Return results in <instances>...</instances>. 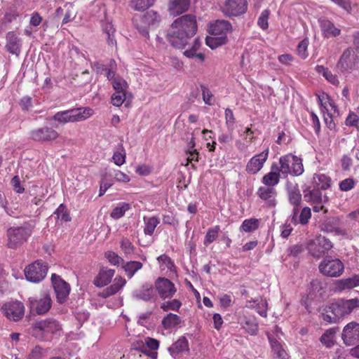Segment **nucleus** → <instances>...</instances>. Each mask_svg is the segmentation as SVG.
I'll use <instances>...</instances> for the list:
<instances>
[{
    "label": "nucleus",
    "mask_w": 359,
    "mask_h": 359,
    "mask_svg": "<svg viewBox=\"0 0 359 359\" xmlns=\"http://www.w3.org/2000/svg\"><path fill=\"white\" fill-rule=\"evenodd\" d=\"M197 29L196 17L184 15L177 18L172 24L168 34V40L177 48H184Z\"/></svg>",
    "instance_id": "obj_1"
},
{
    "label": "nucleus",
    "mask_w": 359,
    "mask_h": 359,
    "mask_svg": "<svg viewBox=\"0 0 359 359\" xmlns=\"http://www.w3.org/2000/svg\"><path fill=\"white\" fill-rule=\"evenodd\" d=\"M93 114V109L90 107L74 108L57 112L53 119L60 123L66 124L85 121L92 116Z\"/></svg>",
    "instance_id": "obj_2"
},
{
    "label": "nucleus",
    "mask_w": 359,
    "mask_h": 359,
    "mask_svg": "<svg viewBox=\"0 0 359 359\" xmlns=\"http://www.w3.org/2000/svg\"><path fill=\"white\" fill-rule=\"evenodd\" d=\"M278 170L283 177L288 175L299 176L304 172L302 161L297 156L288 154L279 158Z\"/></svg>",
    "instance_id": "obj_3"
},
{
    "label": "nucleus",
    "mask_w": 359,
    "mask_h": 359,
    "mask_svg": "<svg viewBox=\"0 0 359 359\" xmlns=\"http://www.w3.org/2000/svg\"><path fill=\"white\" fill-rule=\"evenodd\" d=\"M356 308H359V299L357 298L347 300L339 299L328 305L327 312H330L340 320L349 315Z\"/></svg>",
    "instance_id": "obj_4"
},
{
    "label": "nucleus",
    "mask_w": 359,
    "mask_h": 359,
    "mask_svg": "<svg viewBox=\"0 0 359 359\" xmlns=\"http://www.w3.org/2000/svg\"><path fill=\"white\" fill-rule=\"evenodd\" d=\"M34 333L41 337L47 334H60L62 327L57 320L54 318H47L36 322L32 327Z\"/></svg>",
    "instance_id": "obj_5"
},
{
    "label": "nucleus",
    "mask_w": 359,
    "mask_h": 359,
    "mask_svg": "<svg viewBox=\"0 0 359 359\" xmlns=\"http://www.w3.org/2000/svg\"><path fill=\"white\" fill-rule=\"evenodd\" d=\"M48 271L47 264L42 260H37L25 269L26 279L32 283H39L46 276Z\"/></svg>",
    "instance_id": "obj_6"
},
{
    "label": "nucleus",
    "mask_w": 359,
    "mask_h": 359,
    "mask_svg": "<svg viewBox=\"0 0 359 359\" xmlns=\"http://www.w3.org/2000/svg\"><path fill=\"white\" fill-rule=\"evenodd\" d=\"M344 266L339 259L327 257L319 264L320 271L325 276L330 277H338L344 271Z\"/></svg>",
    "instance_id": "obj_7"
},
{
    "label": "nucleus",
    "mask_w": 359,
    "mask_h": 359,
    "mask_svg": "<svg viewBox=\"0 0 359 359\" xmlns=\"http://www.w3.org/2000/svg\"><path fill=\"white\" fill-rule=\"evenodd\" d=\"M7 246L9 248H17L27 241L30 236L28 229L25 227H11L7 230Z\"/></svg>",
    "instance_id": "obj_8"
},
{
    "label": "nucleus",
    "mask_w": 359,
    "mask_h": 359,
    "mask_svg": "<svg viewBox=\"0 0 359 359\" xmlns=\"http://www.w3.org/2000/svg\"><path fill=\"white\" fill-rule=\"evenodd\" d=\"M269 154V148L264 149L260 154L253 156L247 163L245 171L249 175H255L258 173L264 167V163L268 159Z\"/></svg>",
    "instance_id": "obj_9"
},
{
    "label": "nucleus",
    "mask_w": 359,
    "mask_h": 359,
    "mask_svg": "<svg viewBox=\"0 0 359 359\" xmlns=\"http://www.w3.org/2000/svg\"><path fill=\"white\" fill-rule=\"evenodd\" d=\"M2 311L9 320L18 321L24 316L25 306L20 302H10L2 306Z\"/></svg>",
    "instance_id": "obj_10"
},
{
    "label": "nucleus",
    "mask_w": 359,
    "mask_h": 359,
    "mask_svg": "<svg viewBox=\"0 0 359 359\" xmlns=\"http://www.w3.org/2000/svg\"><path fill=\"white\" fill-rule=\"evenodd\" d=\"M51 280L57 302L64 303L69 294L70 285L55 273L52 274Z\"/></svg>",
    "instance_id": "obj_11"
},
{
    "label": "nucleus",
    "mask_w": 359,
    "mask_h": 359,
    "mask_svg": "<svg viewBox=\"0 0 359 359\" xmlns=\"http://www.w3.org/2000/svg\"><path fill=\"white\" fill-rule=\"evenodd\" d=\"M247 8L246 0H226L222 11L226 16H238L245 13Z\"/></svg>",
    "instance_id": "obj_12"
},
{
    "label": "nucleus",
    "mask_w": 359,
    "mask_h": 359,
    "mask_svg": "<svg viewBox=\"0 0 359 359\" xmlns=\"http://www.w3.org/2000/svg\"><path fill=\"white\" fill-rule=\"evenodd\" d=\"M59 137L58 133L49 127L39 128L30 132V137L32 140L39 142H51Z\"/></svg>",
    "instance_id": "obj_13"
},
{
    "label": "nucleus",
    "mask_w": 359,
    "mask_h": 359,
    "mask_svg": "<svg viewBox=\"0 0 359 359\" xmlns=\"http://www.w3.org/2000/svg\"><path fill=\"white\" fill-rule=\"evenodd\" d=\"M155 288L162 299L172 298L177 291L175 284L165 278H158L156 280Z\"/></svg>",
    "instance_id": "obj_14"
},
{
    "label": "nucleus",
    "mask_w": 359,
    "mask_h": 359,
    "mask_svg": "<svg viewBox=\"0 0 359 359\" xmlns=\"http://www.w3.org/2000/svg\"><path fill=\"white\" fill-rule=\"evenodd\" d=\"M332 248L331 242L325 237H319L309 242L308 250L314 257H319Z\"/></svg>",
    "instance_id": "obj_15"
},
{
    "label": "nucleus",
    "mask_w": 359,
    "mask_h": 359,
    "mask_svg": "<svg viewBox=\"0 0 359 359\" xmlns=\"http://www.w3.org/2000/svg\"><path fill=\"white\" fill-rule=\"evenodd\" d=\"M239 139L235 142V146L240 152L248 151L249 146L255 140L254 131L250 127L245 128L243 131L238 132Z\"/></svg>",
    "instance_id": "obj_16"
},
{
    "label": "nucleus",
    "mask_w": 359,
    "mask_h": 359,
    "mask_svg": "<svg viewBox=\"0 0 359 359\" xmlns=\"http://www.w3.org/2000/svg\"><path fill=\"white\" fill-rule=\"evenodd\" d=\"M342 339L348 346H351L359 341V323L352 321L343 330Z\"/></svg>",
    "instance_id": "obj_17"
},
{
    "label": "nucleus",
    "mask_w": 359,
    "mask_h": 359,
    "mask_svg": "<svg viewBox=\"0 0 359 359\" xmlns=\"http://www.w3.org/2000/svg\"><path fill=\"white\" fill-rule=\"evenodd\" d=\"M317 97L318 104L323 114L326 112L327 115L330 116L339 114L335 103L330 99L327 93H322L318 95Z\"/></svg>",
    "instance_id": "obj_18"
},
{
    "label": "nucleus",
    "mask_w": 359,
    "mask_h": 359,
    "mask_svg": "<svg viewBox=\"0 0 359 359\" xmlns=\"http://www.w3.org/2000/svg\"><path fill=\"white\" fill-rule=\"evenodd\" d=\"M31 309L36 311L39 315L47 313L51 307V299L48 294H45L39 299H29Z\"/></svg>",
    "instance_id": "obj_19"
},
{
    "label": "nucleus",
    "mask_w": 359,
    "mask_h": 359,
    "mask_svg": "<svg viewBox=\"0 0 359 359\" xmlns=\"http://www.w3.org/2000/svg\"><path fill=\"white\" fill-rule=\"evenodd\" d=\"M353 50L352 48H346L341 55L337 64V68L341 73H346L351 70L353 67V62L352 56Z\"/></svg>",
    "instance_id": "obj_20"
},
{
    "label": "nucleus",
    "mask_w": 359,
    "mask_h": 359,
    "mask_svg": "<svg viewBox=\"0 0 359 359\" xmlns=\"http://www.w3.org/2000/svg\"><path fill=\"white\" fill-rule=\"evenodd\" d=\"M232 27L231 23L224 20H218L211 23L209 26V33L211 35L223 36H226L231 32Z\"/></svg>",
    "instance_id": "obj_21"
},
{
    "label": "nucleus",
    "mask_w": 359,
    "mask_h": 359,
    "mask_svg": "<svg viewBox=\"0 0 359 359\" xmlns=\"http://www.w3.org/2000/svg\"><path fill=\"white\" fill-rule=\"evenodd\" d=\"M6 50L13 55L18 56L21 51L22 40L14 32H9L6 34Z\"/></svg>",
    "instance_id": "obj_22"
},
{
    "label": "nucleus",
    "mask_w": 359,
    "mask_h": 359,
    "mask_svg": "<svg viewBox=\"0 0 359 359\" xmlns=\"http://www.w3.org/2000/svg\"><path fill=\"white\" fill-rule=\"evenodd\" d=\"M257 194L269 206L274 207L276 205L277 192L274 187H260L257 190Z\"/></svg>",
    "instance_id": "obj_23"
},
{
    "label": "nucleus",
    "mask_w": 359,
    "mask_h": 359,
    "mask_svg": "<svg viewBox=\"0 0 359 359\" xmlns=\"http://www.w3.org/2000/svg\"><path fill=\"white\" fill-rule=\"evenodd\" d=\"M282 176L278 170V165L273 163L271 167V171L264 175L262 179V182L266 187H273L278 184L280 177Z\"/></svg>",
    "instance_id": "obj_24"
},
{
    "label": "nucleus",
    "mask_w": 359,
    "mask_h": 359,
    "mask_svg": "<svg viewBox=\"0 0 359 359\" xmlns=\"http://www.w3.org/2000/svg\"><path fill=\"white\" fill-rule=\"evenodd\" d=\"M190 6L189 0H170L168 3V12L177 16L186 12Z\"/></svg>",
    "instance_id": "obj_25"
},
{
    "label": "nucleus",
    "mask_w": 359,
    "mask_h": 359,
    "mask_svg": "<svg viewBox=\"0 0 359 359\" xmlns=\"http://www.w3.org/2000/svg\"><path fill=\"white\" fill-rule=\"evenodd\" d=\"M268 339L271 348L273 356L278 359H289L290 356L283 344L278 340L268 334Z\"/></svg>",
    "instance_id": "obj_26"
},
{
    "label": "nucleus",
    "mask_w": 359,
    "mask_h": 359,
    "mask_svg": "<svg viewBox=\"0 0 359 359\" xmlns=\"http://www.w3.org/2000/svg\"><path fill=\"white\" fill-rule=\"evenodd\" d=\"M319 24L323 35L325 38L336 37L341 33V30L328 20L320 19Z\"/></svg>",
    "instance_id": "obj_27"
},
{
    "label": "nucleus",
    "mask_w": 359,
    "mask_h": 359,
    "mask_svg": "<svg viewBox=\"0 0 359 359\" xmlns=\"http://www.w3.org/2000/svg\"><path fill=\"white\" fill-rule=\"evenodd\" d=\"M133 296L136 299L148 302L155 297L154 287L152 285L145 284L140 289L135 290Z\"/></svg>",
    "instance_id": "obj_28"
},
{
    "label": "nucleus",
    "mask_w": 359,
    "mask_h": 359,
    "mask_svg": "<svg viewBox=\"0 0 359 359\" xmlns=\"http://www.w3.org/2000/svg\"><path fill=\"white\" fill-rule=\"evenodd\" d=\"M114 273L115 271L114 269H101L94 280V284L100 287L107 285L111 282Z\"/></svg>",
    "instance_id": "obj_29"
},
{
    "label": "nucleus",
    "mask_w": 359,
    "mask_h": 359,
    "mask_svg": "<svg viewBox=\"0 0 359 359\" xmlns=\"http://www.w3.org/2000/svg\"><path fill=\"white\" fill-rule=\"evenodd\" d=\"M304 198L307 202H311L316 204H321L327 201L325 196H323L320 189L313 187L311 189H307L304 191Z\"/></svg>",
    "instance_id": "obj_30"
},
{
    "label": "nucleus",
    "mask_w": 359,
    "mask_h": 359,
    "mask_svg": "<svg viewBox=\"0 0 359 359\" xmlns=\"http://www.w3.org/2000/svg\"><path fill=\"white\" fill-rule=\"evenodd\" d=\"M298 212L297 208H294L291 219L292 222L294 224H301L304 225L307 224L311 216V209L308 207L304 208L299 217Z\"/></svg>",
    "instance_id": "obj_31"
},
{
    "label": "nucleus",
    "mask_w": 359,
    "mask_h": 359,
    "mask_svg": "<svg viewBox=\"0 0 359 359\" xmlns=\"http://www.w3.org/2000/svg\"><path fill=\"white\" fill-rule=\"evenodd\" d=\"M157 260L158 262L161 271H164L165 273L175 272L174 263L168 255H160L157 258Z\"/></svg>",
    "instance_id": "obj_32"
},
{
    "label": "nucleus",
    "mask_w": 359,
    "mask_h": 359,
    "mask_svg": "<svg viewBox=\"0 0 359 359\" xmlns=\"http://www.w3.org/2000/svg\"><path fill=\"white\" fill-rule=\"evenodd\" d=\"M144 227V232L146 235L151 236L156 226L160 223V219L156 217H144L143 218Z\"/></svg>",
    "instance_id": "obj_33"
},
{
    "label": "nucleus",
    "mask_w": 359,
    "mask_h": 359,
    "mask_svg": "<svg viewBox=\"0 0 359 359\" xmlns=\"http://www.w3.org/2000/svg\"><path fill=\"white\" fill-rule=\"evenodd\" d=\"M142 21L144 25H147L149 27H156L161 21V17L156 12L150 11L143 16Z\"/></svg>",
    "instance_id": "obj_34"
},
{
    "label": "nucleus",
    "mask_w": 359,
    "mask_h": 359,
    "mask_svg": "<svg viewBox=\"0 0 359 359\" xmlns=\"http://www.w3.org/2000/svg\"><path fill=\"white\" fill-rule=\"evenodd\" d=\"M181 323V318L177 314L170 313L162 320V325L165 329H172Z\"/></svg>",
    "instance_id": "obj_35"
},
{
    "label": "nucleus",
    "mask_w": 359,
    "mask_h": 359,
    "mask_svg": "<svg viewBox=\"0 0 359 359\" xmlns=\"http://www.w3.org/2000/svg\"><path fill=\"white\" fill-rule=\"evenodd\" d=\"M188 341L184 337H180L176 342L168 348V351L172 355L188 351Z\"/></svg>",
    "instance_id": "obj_36"
},
{
    "label": "nucleus",
    "mask_w": 359,
    "mask_h": 359,
    "mask_svg": "<svg viewBox=\"0 0 359 359\" xmlns=\"http://www.w3.org/2000/svg\"><path fill=\"white\" fill-rule=\"evenodd\" d=\"M316 70L317 72L322 74L323 77L332 85L338 86L339 84L337 75L333 74L327 67L323 65H317Z\"/></svg>",
    "instance_id": "obj_37"
},
{
    "label": "nucleus",
    "mask_w": 359,
    "mask_h": 359,
    "mask_svg": "<svg viewBox=\"0 0 359 359\" xmlns=\"http://www.w3.org/2000/svg\"><path fill=\"white\" fill-rule=\"evenodd\" d=\"M314 187L320 190H325L330 186V180L324 174H317L313 177Z\"/></svg>",
    "instance_id": "obj_38"
},
{
    "label": "nucleus",
    "mask_w": 359,
    "mask_h": 359,
    "mask_svg": "<svg viewBox=\"0 0 359 359\" xmlns=\"http://www.w3.org/2000/svg\"><path fill=\"white\" fill-rule=\"evenodd\" d=\"M338 330L337 327H332L326 330L321 336L320 341L327 347L333 346L334 344V336Z\"/></svg>",
    "instance_id": "obj_39"
},
{
    "label": "nucleus",
    "mask_w": 359,
    "mask_h": 359,
    "mask_svg": "<svg viewBox=\"0 0 359 359\" xmlns=\"http://www.w3.org/2000/svg\"><path fill=\"white\" fill-rule=\"evenodd\" d=\"M227 42V36H219L212 35L210 36H208L205 39V43L208 46H209L211 49H215L218 46H220L223 44H225Z\"/></svg>",
    "instance_id": "obj_40"
},
{
    "label": "nucleus",
    "mask_w": 359,
    "mask_h": 359,
    "mask_svg": "<svg viewBox=\"0 0 359 359\" xmlns=\"http://www.w3.org/2000/svg\"><path fill=\"white\" fill-rule=\"evenodd\" d=\"M142 268V264L137 261L128 262L123 266V269L129 278H131L135 273Z\"/></svg>",
    "instance_id": "obj_41"
},
{
    "label": "nucleus",
    "mask_w": 359,
    "mask_h": 359,
    "mask_svg": "<svg viewBox=\"0 0 359 359\" xmlns=\"http://www.w3.org/2000/svg\"><path fill=\"white\" fill-rule=\"evenodd\" d=\"M132 97L131 95L128 93H120L114 92L111 95V103L114 106L120 107L124 102H127V100H130ZM128 103H126V105Z\"/></svg>",
    "instance_id": "obj_42"
},
{
    "label": "nucleus",
    "mask_w": 359,
    "mask_h": 359,
    "mask_svg": "<svg viewBox=\"0 0 359 359\" xmlns=\"http://www.w3.org/2000/svg\"><path fill=\"white\" fill-rule=\"evenodd\" d=\"M130 204L127 203H119L111 211L110 216L114 219L122 217L126 211L130 209Z\"/></svg>",
    "instance_id": "obj_43"
},
{
    "label": "nucleus",
    "mask_w": 359,
    "mask_h": 359,
    "mask_svg": "<svg viewBox=\"0 0 359 359\" xmlns=\"http://www.w3.org/2000/svg\"><path fill=\"white\" fill-rule=\"evenodd\" d=\"M243 329L250 335H256L258 331V324L253 318H245L244 321L241 323Z\"/></svg>",
    "instance_id": "obj_44"
},
{
    "label": "nucleus",
    "mask_w": 359,
    "mask_h": 359,
    "mask_svg": "<svg viewBox=\"0 0 359 359\" xmlns=\"http://www.w3.org/2000/svg\"><path fill=\"white\" fill-rule=\"evenodd\" d=\"M359 285V276L342 279L339 281V288L341 290L351 289Z\"/></svg>",
    "instance_id": "obj_45"
},
{
    "label": "nucleus",
    "mask_w": 359,
    "mask_h": 359,
    "mask_svg": "<svg viewBox=\"0 0 359 359\" xmlns=\"http://www.w3.org/2000/svg\"><path fill=\"white\" fill-rule=\"evenodd\" d=\"M259 220L255 218L245 219L241 227V231L245 232H252L257 230L259 227Z\"/></svg>",
    "instance_id": "obj_46"
},
{
    "label": "nucleus",
    "mask_w": 359,
    "mask_h": 359,
    "mask_svg": "<svg viewBox=\"0 0 359 359\" xmlns=\"http://www.w3.org/2000/svg\"><path fill=\"white\" fill-rule=\"evenodd\" d=\"M219 231L220 228L218 225L209 228L205 236L204 245L208 246L209 244L212 243L218 237Z\"/></svg>",
    "instance_id": "obj_47"
},
{
    "label": "nucleus",
    "mask_w": 359,
    "mask_h": 359,
    "mask_svg": "<svg viewBox=\"0 0 359 359\" xmlns=\"http://www.w3.org/2000/svg\"><path fill=\"white\" fill-rule=\"evenodd\" d=\"M288 196L290 202L297 208L302 200V195L297 187H293L288 189Z\"/></svg>",
    "instance_id": "obj_48"
},
{
    "label": "nucleus",
    "mask_w": 359,
    "mask_h": 359,
    "mask_svg": "<svg viewBox=\"0 0 359 359\" xmlns=\"http://www.w3.org/2000/svg\"><path fill=\"white\" fill-rule=\"evenodd\" d=\"M182 306V302L177 299H174L171 301H167L161 304V309L163 311H168L170 310L178 311Z\"/></svg>",
    "instance_id": "obj_49"
},
{
    "label": "nucleus",
    "mask_w": 359,
    "mask_h": 359,
    "mask_svg": "<svg viewBox=\"0 0 359 359\" xmlns=\"http://www.w3.org/2000/svg\"><path fill=\"white\" fill-rule=\"evenodd\" d=\"M112 159L114 163L118 166L122 165L125 163L126 152L122 144H121L118 149L114 153Z\"/></svg>",
    "instance_id": "obj_50"
},
{
    "label": "nucleus",
    "mask_w": 359,
    "mask_h": 359,
    "mask_svg": "<svg viewBox=\"0 0 359 359\" xmlns=\"http://www.w3.org/2000/svg\"><path fill=\"white\" fill-rule=\"evenodd\" d=\"M335 4H337L339 7L342 8L347 13H352L354 9V7L356 6V4H352V3L349 0H330Z\"/></svg>",
    "instance_id": "obj_51"
},
{
    "label": "nucleus",
    "mask_w": 359,
    "mask_h": 359,
    "mask_svg": "<svg viewBox=\"0 0 359 359\" xmlns=\"http://www.w3.org/2000/svg\"><path fill=\"white\" fill-rule=\"evenodd\" d=\"M112 86L115 92L127 93L128 86L127 82L122 78L116 77L114 79Z\"/></svg>",
    "instance_id": "obj_52"
},
{
    "label": "nucleus",
    "mask_w": 359,
    "mask_h": 359,
    "mask_svg": "<svg viewBox=\"0 0 359 359\" xmlns=\"http://www.w3.org/2000/svg\"><path fill=\"white\" fill-rule=\"evenodd\" d=\"M225 122L228 130L233 132L236 123V118L232 110L230 109H226L225 110Z\"/></svg>",
    "instance_id": "obj_53"
},
{
    "label": "nucleus",
    "mask_w": 359,
    "mask_h": 359,
    "mask_svg": "<svg viewBox=\"0 0 359 359\" xmlns=\"http://www.w3.org/2000/svg\"><path fill=\"white\" fill-rule=\"evenodd\" d=\"M54 214L57 215V219L62 222H69L71 220L69 214L63 204L59 205Z\"/></svg>",
    "instance_id": "obj_54"
},
{
    "label": "nucleus",
    "mask_w": 359,
    "mask_h": 359,
    "mask_svg": "<svg viewBox=\"0 0 359 359\" xmlns=\"http://www.w3.org/2000/svg\"><path fill=\"white\" fill-rule=\"evenodd\" d=\"M267 302L262 298L257 299L256 306L254 309L262 317L267 316Z\"/></svg>",
    "instance_id": "obj_55"
},
{
    "label": "nucleus",
    "mask_w": 359,
    "mask_h": 359,
    "mask_svg": "<svg viewBox=\"0 0 359 359\" xmlns=\"http://www.w3.org/2000/svg\"><path fill=\"white\" fill-rule=\"evenodd\" d=\"M309 40L307 39L301 41L297 48V54L302 58L306 59L308 57Z\"/></svg>",
    "instance_id": "obj_56"
},
{
    "label": "nucleus",
    "mask_w": 359,
    "mask_h": 359,
    "mask_svg": "<svg viewBox=\"0 0 359 359\" xmlns=\"http://www.w3.org/2000/svg\"><path fill=\"white\" fill-rule=\"evenodd\" d=\"M116 62L114 60H111L109 62V64L108 67H104L103 69V71H104V75L109 80H114L116 77H115L116 74Z\"/></svg>",
    "instance_id": "obj_57"
},
{
    "label": "nucleus",
    "mask_w": 359,
    "mask_h": 359,
    "mask_svg": "<svg viewBox=\"0 0 359 359\" xmlns=\"http://www.w3.org/2000/svg\"><path fill=\"white\" fill-rule=\"evenodd\" d=\"M121 248L126 255H132L135 252V247L133 243L126 238L121 241Z\"/></svg>",
    "instance_id": "obj_58"
},
{
    "label": "nucleus",
    "mask_w": 359,
    "mask_h": 359,
    "mask_svg": "<svg viewBox=\"0 0 359 359\" xmlns=\"http://www.w3.org/2000/svg\"><path fill=\"white\" fill-rule=\"evenodd\" d=\"M269 11L268 9L264 10L257 20V25L262 29H266L269 27L268 20L269 16Z\"/></svg>",
    "instance_id": "obj_59"
},
{
    "label": "nucleus",
    "mask_w": 359,
    "mask_h": 359,
    "mask_svg": "<svg viewBox=\"0 0 359 359\" xmlns=\"http://www.w3.org/2000/svg\"><path fill=\"white\" fill-rule=\"evenodd\" d=\"M105 257L107 259L109 262L114 266H118L123 262V259L120 256L112 251H107L105 252Z\"/></svg>",
    "instance_id": "obj_60"
},
{
    "label": "nucleus",
    "mask_w": 359,
    "mask_h": 359,
    "mask_svg": "<svg viewBox=\"0 0 359 359\" xmlns=\"http://www.w3.org/2000/svg\"><path fill=\"white\" fill-rule=\"evenodd\" d=\"M156 0H134V8L137 11H144L151 6Z\"/></svg>",
    "instance_id": "obj_61"
},
{
    "label": "nucleus",
    "mask_w": 359,
    "mask_h": 359,
    "mask_svg": "<svg viewBox=\"0 0 359 359\" xmlns=\"http://www.w3.org/2000/svg\"><path fill=\"white\" fill-rule=\"evenodd\" d=\"M200 46L201 42L199 41V40L195 39L191 48L190 49L186 50L184 52V55L189 58L194 57L196 53H197V50L200 48Z\"/></svg>",
    "instance_id": "obj_62"
},
{
    "label": "nucleus",
    "mask_w": 359,
    "mask_h": 359,
    "mask_svg": "<svg viewBox=\"0 0 359 359\" xmlns=\"http://www.w3.org/2000/svg\"><path fill=\"white\" fill-rule=\"evenodd\" d=\"M355 186V182L351 178H346L339 183V189L343 191H348Z\"/></svg>",
    "instance_id": "obj_63"
},
{
    "label": "nucleus",
    "mask_w": 359,
    "mask_h": 359,
    "mask_svg": "<svg viewBox=\"0 0 359 359\" xmlns=\"http://www.w3.org/2000/svg\"><path fill=\"white\" fill-rule=\"evenodd\" d=\"M46 351L41 347L36 346L32 349L29 354V359H41L46 354Z\"/></svg>",
    "instance_id": "obj_64"
}]
</instances>
